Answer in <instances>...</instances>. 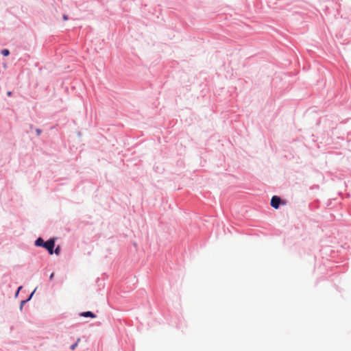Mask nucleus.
Segmentation results:
<instances>
[{"instance_id": "1", "label": "nucleus", "mask_w": 351, "mask_h": 351, "mask_svg": "<svg viewBox=\"0 0 351 351\" xmlns=\"http://www.w3.org/2000/svg\"><path fill=\"white\" fill-rule=\"evenodd\" d=\"M287 200L282 199L280 196L274 195L271 197L270 205L274 209H278L281 206H285Z\"/></svg>"}, {"instance_id": "2", "label": "nucleus", "mask_w": 351, "mask_h": 351, "mask_svg": "<svg viewBox=\"0 0 351 351\" xmlns=\"http://www.w3.org/2000/svg\"><path fill=\"white\" fill-rule=\"evenodd\" d=\"M57 237H51L46 241L43 249L46 250L49 255L53 254V248L56 247Z\"/></svg>"}, {"instance_id": "3", "label": "nucleus", "mask_w": 351, "mask_h": 351, "mask_svg": "<svg viewBox=\"0 0 351 351\" xmlns=\"http://www.w3.org/2000/svg\"><path fill=\"white\" fill-rule=\"evenodd\" d=\"M79 316L82 317L92 318V319L97 317V315L94 312L90 311L81 312L79 313Z\"/></svg>"}, {"instance_id": "4", "label": "nucleus", "mask_w": 351, "mask_h": 351, "mask_svg": "<svg viewBox=\"0 0 351 351\" xmlns=\"http://www.w3.org/2000/svg\"><path fill=\"white\" fill-rule=\"evenodd\" d=\"M46 241H45L42 237H38L34 241V245L38 247H44L45 243Z\"/></svg>"}, {"instance_id": "5", "label": "nucleus", "mask_w": 351, "mask_h": 351, "mask_svg": "<svg viewBox=\"0 0 351 351\" xmlns=\"http://www.w3.org/2000/svg\"><path fill=\"white\" fill-rule=\"evenodd\" d=\"M0 53L4 57H7L10 54V51L8 49L5 48L1 51Z\"/></svg>"}, {"instance_id": "6", "label": "nucleus", "mask_w": 351, "mask_h": 351, "mask_svg": "<svg viewBox=\"0 0 351 351\" xmlns=\"http://www.w3.org/2000/svg\"><path fill=\"white\" fill-rule=\"evenodd\" d=\"M80 341V338H78V339H77V341H76L75 343H73V344H71V345L70 346V349H71V350H74L77 348V346L78 343H79V341Z\"/></svg>"}, {"instance_id": "7", "label": "nucleus", "mask_w": 351, "mask_h": 351, "mask_svg": "<svg viewBox=\"0 0 351 351\" xmlns=\"http://www.w3.org/2000/svg\"><path fill=\"white\" fill-rule=\"evenodd\" d=\"M53 254H56L57 256L60 255L61 252V247L60 245H58L56 247L53 248Z\"/></svg>"}, {"instance_id": "8", "label": "nucleus", "mask_w": 351, "mask_h": 351, "mask_svg": "<svg viewBox=\"0 0 351 351\" xmlns=\"http://www.w3.org/2000/svg\"><path fill=\"white\" fill-rule=\"evenodd\" d=\"M36 290V288L34 289V290L28 295V297L26 299H25V301L27 302V303L32 300Z\"/></svg>"}, {"instance_id": "9", "label": "nucleus", "mask_w": 351, "mask_h": 351, "mask_svg": "<svg viewBox=\"0 0 351 351\" xmlns=\"http://www.w3.org/2000/svg\"><path fill=\"white\" fill-rule=\"evenodd\" d=\"M27 304V302L25 301V300H22L20 302V305H19V310L20 311H23V306L24 305Z\"/></svg>"}, {"instance_id": "10", "label": "nucleus", "mask_w": 351, "mask_h": 351, "mask_svg": "<svg viewBox=\"0 0 351 351\" xmlns=\"http://www.w3.org/2000/svg\"><path fill=\"white\" fill-rule=\"evenodd\" d=\"M23 288V286H19L17 289L15 291V293H14V298H18L19 295V293H20V291Z\"/></svg>"}, {"instance_id": "11", "label": "nucleus", "mask_w": 351, "mask_h": 351, "mask_svg": "<svg viewBox=\"0 0 351 351\" xmlns=\"http://www.w3.org/2000/svg\"><path fill=\"white\" fill-rule=\"evenodd\" d=\"M35 131L36 136H39L42 133V130L40 128H36Z\"/></svg>"}, {"instance_id": "12", "label": "nucleus", "mask_w": 351, "mask_h": 351, "mask_svg": "<svg viewBox=\"0 0 351 351\" xmlns=\"http://www.w3.org/2000/svg\"><path fill=\"white\" fill-rule=\"evenodd\" d=\"M62 19L64 21H67L69 19V16L66 14H63Z\"/></svg>"}, {"instance_id": "13", "label": "nucleus", "mask_w": 351, "mask_h": 351, "mask_svg": "<svg viewBox=\"0 0 351 351\" xmlns=\"http://www.w3.org/2000/svg\"><path fill=\"white\" fill-rule=\"evenodd\" d=\"M53 276H54V274L51 273L50 276H49V280H52L53 278Z\"/></svg>"}, {"instance_id": "14", "label": "nucleus", "mask_w": 351, "mask_h": 351, "mask_svg": "<svg viewBox=\"0 0 351 351\" xmlns=\"http://www.w3.org/2000/svg\"><path fill=\"white\" fill-rule=\"evenodd\" d=\"M12 95V93L11 91H8V92H7V95H8V96H9V97H10V96H11Z\"/></svg>"}, {"instance_id": "15", "label": "nucleus", "mask_w": 351, "mask_h": 351, "mask_svg": "<svg viewBox=\"0 0 351 351\" xmlns=\"http://www.w3.org/2000/svg\"><path fill=\"white\" fill-rule=\"evenodd\" d=\"M319 186H313L311 189H318Z\"/></svg>"}]
</instances>
